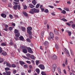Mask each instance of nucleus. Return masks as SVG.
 <instances>
[{
  "label": "nucleus",
  "mask_w": 75,
  "mask_h": 75,
  "mask_svg": "<svg viewBox=\"0 0 75 75\" xmlns=\"http://www.w3.org/2000/svg\"><path fill=\"white\" fill-rule=\"evenodd\" d=\"M14 33L15 34H16L15 35L16 37H19V36H20V33H19V32L18 30L16 29H15Z\"/></svg>",
  "instance_id": "f257e3e1"
},
{
  "label": "nucleus",
  "mask_w": 75,
  "mask_h": 75,
  "mask_svg": "<svg viewBox=\"0 0 75 75\" xmlns=\"http://www.w3.org/2000/svg\"><path fill=\"white\" fill-rule=\"evenodd\" d=\"M56 64H54L53 65V66L52 68V71L53 72H55V68H56Z\"/></svg>",
  "instance_id": "f03ea898"
},
{
  "label": "nucleus",
  "mask_w": 75,
  "mask_h": 75,
  "mask_svg": "<svg viewBox=\"0 0 75 75\" xmlns=\"http://www.w3.org/2000/svg\"><path fill=\"white\" fill-rule=\"evenodd\" d=\"M38 67L41 69H45V67L43 65L40 64Z\"/></svg>",
  "instance_id": "7ed1b4c3"
},
{
  "label": "nucleus",
  "mask_w": 75,
  "mask_h": 75,
  "mask_svg": "<svg viewBox=\"0 0 75 75\" xmlns=\"http://www.w3.org/2000/svg\"><path fill=\"white\" fill-rule=\"evenodd\" d=\"M28 52L30 53V54H33V51L32 50V49L30 47L28 48Z\"/></svg>",
  "instance_id": "20e7f679"
},
{
  "label": "nucleus",
  "mask_w": 75,
  "mask_h": 75,
  "mask_svg": "<svg viewBox=\"0 0 75 75\" xmlns=\"http://www.w3.org/2000/svg\"><path fill=\"white\" fill-rule=\"evenodd\" d=\"M33 11L34 12V13H38L40 11V10H39L37 9H36L35 8H33Z\"/></svg>",
  "instance_id": "39448f33"
},
{
  "label": "nucleus",
  "mask_w": 75,
  "mask_h": 75,
  "mask_svg": "<svg viewBox=\"0 0 75 75\" xmlns=\"http://www.w3.org/2000/svg\"><path fill=\"white\" fill-rule=\"evenodd\" d=\"M21 30L22 31H23V32H25L26 31V28H25L22 26L21 27Z\"/></svg>",
  "instance_id": "423d86ee"
},
{
  "label": "nucleus",
  "mask_w": 75,
  "mask_h": 75,
  "mask_svg": "<svg viewBox=\"0 0 75 75\" xmlns=\"http://www.w3.org/2000/svg\"><path fill=\"white\" fill-rule=\"evenodd\" d=\"M54 33L55 34H56V35H58L59 34L58 31L55 29H54Z\"/></svg>",
  "instance_id": "0eeeda50"
},
{
  "label": "nucleus",
  "mask_w": 75,
  "mask_h": 75,
  "mask_svg": "<svg viewBox=\"0 0 75 75\" xmlns=\"http://www.w3.org/2000/svg\"><path fill=\"white\" fill-rule=\"evenodd\" d=\"M57 56L56 55L54 54L52 57V59H57Z\"/></svg>",
  "instance_id": "6e6552de"
},
{
  "label": "nucleus",
  "mask_w": 75,
  "mask_h": 75,
  "mask_svg": "<svg viewBox=\"0 0 75 75\" xmlns=\"http://www.w3.org/2000/svg\"><path fill=\"white\" fill-rule=\"evenodd\" d=\"M49 43L47 41H45L43 43V44L45 46H48Z\"/></svg>",
  "instance_id": "1a4fd4ad"
},
{
  "label": "nucleus",
  "mask_w": 75,
  "mask_h": 75,
  "mask_svg": "<svg viewBox=\"0 0 75 75\" xmlns=\"http://www.w3.org/2000/svg\"><path fill=\"white\" fill-rule=\"evenodd\" d=\"M50 36L51 38H52L54 37V34L52 32L50 33Z\"/></svg>",
  "instance_id": "9d476101"
},
{
  "label": "nucleus",
  "mask_w": 75,
  "mask_h": 75,
  "mask_svg": "<svg viewBox=\"0 0 75 75\" xmlns=\"http://www.w3.org/2000/svg\"><path fill=\"white\" fill-rule=\"evenodd\" d=\"M57 69L58 70V72L59 74L60 75H61V69H60V68L58 67L57 68Z\"/></svg>",
  "instance_id": "9b49d317"
},
{
  "label": "nucleus",
  "mask_w": 75,
  "mask_h": 75,
  "mask_svg": "<svg viewBox=\"0 0 75 75\" xmlns=\"http://www.w3.org/2000/svg\"><path fill=\"white\" fill-rule=\"evenodd\" d=\"M44 31H43L41 33L40 36V37H41V38H43V37H44Z\"/></svg>",
  "instance_id": "f8f14e48"
},
{
  "label": "nucleus",
  "mask_w": 75,
  "mask_h": 75,
  "mask_svg": "<svg viewBox=\"0 0 75 75\" xmlns=\"http://www.w3.org/2000/svg\"><path fill=\"white\" fill-rule=\"evenodd\" d=\"M29 13L30 14H34V12L33 10V8L31 9L29 11Z\"/></svg>",
  "instance_id": "ddd939ff"
},
{
  "label": "nucleus",
  "mask_w": 75,
  "mask_h": 75,
  "mask_svg": "<svg viewBox=\"0 0 75 75\" xmlns=\"http://www.w3.org/2000/svg\"><path fill=\"white\" fill-rule=\"evenodd\" d=\"M1 17H3V18H6V17L7 16L4 13H1Z\"/></svg>",
  "instance_id": "4468645a"
},
{
  "label": "nucleus",
  "mask_w": 75,
  "mask_h": 75,
  "mask_svg": "<svg viewBox=\"0 0 75 75\" xmlns=\"http://www.w3.org/2000/svg\"><path fill=\"white\" fill-rule=\"evenodd\" d=\"M6 65L8 67H11V65L8 62H6Z\"/></svg>",
  "instance_id": "2eb2a0df"
},
{
  "label": "nucleus",
  "mask_w": 75,
  "mask_h": 75,
  "mask_svg": "<svg viewBox=\"0 0 75 75\" xmlns=\"http://www.w3.org/2000/svg\"><path fill=\"white\" fill-rule=\"evenodd\" d=\"M29 5V7H30V8H33V7H35V6H34L33 5V4H30Z\"/></svg>",
  "instance_id": "dca6fc26"
},
{
  "label": "nucleus",
  "mask_w": 75,
  "mask_h": 75,
  "mask_svg": "<svg viewBox=\"0 0 75 75\" xmlns=\"http://www.w3.org/2000/svg\"><path fill=\"white\" fill-rule=\"evenodd\" d=\"M19 63L21 65H23L25 64V63L21 61H19Z\"/></svg>",
  "instance_id": "f3484780"
},
{
  "label": "nucleus",
  "mask_w": 75,
  "mask_h": 75,
  "mask_svg": "<svg viewBox=\"0 0 75 75\" xmlns=\"http://www.w3.org/2000/svg\"><path fill=\"white\" fill-rule=\"evenodd\" d=\"M23 52L25 54H27V50L25 49H23Z\"/></svg>",
  "instance_id": "a211bd4d"
},
{
  "label": "nucleus",
  "mask_w": 75,
  "mask_h": 75,
  "mask_svg": "<svg viewBox=\"0 0 75 75\" xmlns=\"http://www.w3.org/2000/svg\"><path fill=\"white\" fill-rule=\"evenodd\" d=\"M66 31L68 33L69 36H70L71 35V34H72V33H71V32L69 31V30H67Z\"/></svg>",
  "instance_id": "6ab92c4d"
},
{
  "label": "nucleus",
  "mask_w": 75,
  "mask_h": 75,
  "mask_svg": "<svg viewBox=\"0 0 75 75\" xmlns=\"http://www.w3.org/2000/svg\"><path fill=\"white\" fill-rule=\"evenodd\" d=\"M20 40L21 41H23L24 40V38L22 36H21L20 37H19Z\"/></svg>",
  "instance_id": "aec40b11"
},
{
  "label": "nucleus",
  "mask_w": 75,
  "mask_h": 75,
  "mask_svg": "<svg viewBox=\"0 0 75 75\" xmlns=\"http://www.w3.org/2000/svg\"><path fill=\"white\" fill-rule=\"evenodd\" d=\"M21 48H22L23 50V49H27V47L24 45L21 46Z\"/></svg>",
  "instance_id": "412c9836"
},
{
  "label": "nucleus",
  "mask_w": 75,
  "mask_h": 75,
  "mask_svg": "<svg viewBox=\"0 0 75 75\" xmlns=\"http://www.w3.org/2000/svg\"><path fill=\"white\" fill-rule=\"evenodd\" d=\"M4 62V59L3 58L0 57V63H2Z\"/></svg>",
  "instance_id": "4be33fe9"
},
{
  "label": "nucleus",
  "mask_w": 75,
  "mask_h": 75,
  "mask_svg": "<svg viewBox=\"0 0 75 75\" xmlns=\"http://www.w3.org/2000/svg\"><path fill=\"white\" fill-rule=\"evenodd\" d=\"M13 7L15 10H17L18 7V5H14Z\"/></svg>",
  "instance_id": "5701e85b"
},
{
  "label": "nucleus",
  "mask_w": 75,
  "mask_h": 75,
  "mask_svg": "<svg viewBox=\"0 0 75 75\" xmlns=\"http://www.w3.org/2000/svg\"><path fill=\"white\" fill-rule=\"evenodd\" d=\"M30 58L32 59H35V56L33 55H32L30 56Z\"/></svg>",
  "instance_id": "b1692460"
},
{
  "label": "nucleus",
  "mask_w": 75,
  "mask_h": 75,
  "mask_svg": "<svg viewBox=\"0 0 75 75\" xmlns=\"http://www.w3.org/2000/svg\"><path fill=\"white\" fill-rule=\"evenodd\" d=\"M36 71L38 73V74H40V69H36Z\"/></svg>",
  "instance_id": "393cba45"
},
{
  "label": "nucleus",
  "mask_w": 75,
  "mask_h": 75,
  "mask_svg": "<svg viewBox=\"0 0 75 75\" xmlns=\"http://www.w3.org/2000/svg\"><path fill=\"white\" fill-rule=\"evenodd\" d=\"M22 57H23V58H24L25 59H27L28 60H30V58H28L24 56H22Z\"/></svg>",
  "instance_id": "a878e982"
},
{
  "label": "nucleus",
  "mask_w": 75,
  "mask_h": 75,
  "mask_svg": "<svg viewBox=\"0 0 75 75\" xmlns=\"http://www.w3.org/2000/svg\"><path fill=\"white\" fill-rule=\"evenodd\" d=\"M23 14L25 16H26V17H27V16H28V14L26 13L25 12H23Z\"/></svg>",
  "instance_id": "bb28decb"
},
{
  "label": "nucleus",
  "mask_w": 75,
  "mask_h": 75,
  "mask_svg": "<svg viewBox=\"0 0 75 75\" xmlns=\"http://www.w3.org/2000/svg\"><path fill=\"white\" fill-rule=\"evenodd\" d=\"M27 30L31 31L32 30V28L30 27H28L27 28Z\"/></svg>",
  "instance_id": "cd10ccee"
},
{
  "label": "nucleus",
  "mask_w": 75,
  "mask_h": 75,
  "mask_svg": "<svg viewBox=\"0 0 75 75\" xmlns=\"http://www.w3.org/2000/svg\"><path fill=\"white\" fill-rule=\"evenodd\" d=\"M6 74L7 75H11V72L10 71H6Z\"/></svg>",
  "instance_id": "c85d7f7f"
},
{
  "label": "nucleus",
  "mask_w": 75,
  "mask_h": 75,
  "mask_svg": "<svg viewBox=\"0 0 75 75\" xmlns=\"http://www.w3.org/2000/svg\"><path fill=\"white\" fill-rule=\"evenodd\" d=\"M32 3L33 4V5H35L36 4V2L35 1V0H33L32 1Z\"/></svg>",
  "instance_id": "c756f323"
},
{
  "label": "nucleus",
  "mask_w": 75,
  "mask_h": 75,
  "mask_svg": "<svg viewBox=\"0 0 75 75\" xmlns=\"http://www.w3.org/2000/svg\"><path fill=\"white\" fill-rule=\"evenodd\" d=\"M2 54L4 56H6L7 55V53L5 52H3L2 53Z\"/></svg>",
  "instance_id": "7c9ffc66"
},
{
  "label": "nucleus",
  "mask_w": 75,
  "mask_h": 75,
  "mask_svg": "<svg viewBox=\"0 0 75 75\" xmlns=\"http://www.w3.org/2000/svg\"><path fill=\"white\" fill-rule=\"evenodd\" d=\"M23 7L24 9H27V6L25 5H23Z\"/></svg>",
  "instance_id": "2f4dec72"
},
{
  "label": "nucleus",
  "mask_w": 75,
  "mask_h": 75,
  "mask_svg": "<svg viewBox=\"0 0 75 75\" xmlns=\"http://www.w3.org/2000/svg\"><path fill=\"white\" fill-rule=\"evenodd\" d=\"M64 9L66 10V11H69V9L68 8H64Z\"/></svg>",
  "instance_id": "473e14b6"
},
{
  "label": "nucleus",
  "mask_w": 75,
  "mask_h": 75,
  "mask_svg": "<svg viewBox=\"0 0 75 75\" xmlns=\"http://www.w3.org/2000/svg\"><path fill=\"white\" fill-rule=\"evenodd\" d=\"M9 17L11 19H13V16L11 14H10L9 15Z\"/></svg>",
  "instance_id": "72a5a7b5"
},
{
  "label": "nucleus",
  "mask_w": 75,
  "mask_h": 75,
  "mask_svg": "<svg viewBox=\"0 0 75 75\" xmlns=\"http://www.w3.org/2000/svg\"><path fill=\"white\" fill-rule=\"evenodd\" d=\"M2 46H6V44L4 42H3L1 44Z\"/></svg>",
  "instance_id": "f704fd0d"
},
{
  "label": "nucleus",
  "mask_w": 75,
  "mask_h": 75,
  "mask_svg": "<svg viewBox=\"0 0 75 75\" xmlns=\"http://www.w3.org/2000/svg\"><path fill=\"white\" fill-rule=\"evenodd\" d=\"M11 66V67H13V68H16V65L14 64H12Z\"/></svg>",
  "instance_id": "c9c22d12"
},
{
  "label": "nucleus",
  "mask_w": 75,
  "mask_h": 75,
  "mask_svg": "<svg viewBox=\"0 0 75 75\" xmlns=\"http://www.w3.org/2000/svg\"><path fill=\"white\" fill-rule=\"evenodd\" d=\"M9 44L11 45H13V42L12 40H11V42L10 43H9Z\"/></svg>",
  "instance_id": "e433bc0d"
},
{
  "label": "nucleus",
  "mask_w": 75,
  "mask_h": 75,
  "mask_svg": "<svg viewBox=\"0 0 75 75\" xmlns=\"http://www.w3.org/2000/svg\"><path fill=\"white\" fill-rule=\"evenodd\" d=\"M8 7H9L11 8V7H12V5H11V3H9L8 4Z\"/></svg>",
  "instance_id": "4c0bfd02"
},
{
  "label": "nucleus",
  "mask_w": 75,
  "mask_h": 75,
  "mask_svg": "<svg viewBox=\"0 0 75 75\" xmlns=\"http://www.w3.org/2000/svg\"><path fill=\"white\" fill-rule=\"evenodd\" d=\"M61 20H62L63 21H67V20L65 18H63L62 19H61Z\"/></svg>",
  "instance_id": "58836bf2"
},
{
  "label": "nucleus",
  "mask_w": 75,
  "mask_h": 75,
  "mask_svg": "<svg viewBox=\"0 0 75 75\" xmlns=\"http://www.w3.org/2000/svg\"><path fill=\"white\" fill-rule=\"evenodd\" d=\"M27 32L29 34H31L32 33L31 30H27Z\"/></svg>",
  "instance_id": "ea45409f"
},
{
  "label": "nucleus",
  "mask_w": 75,
  "mask_h": 75,
  "mask_svg": "<svg viewBox=\"0 0 75 75\" xmlns=\"http://www.w3.org/2000/svg\"><path fill=\"white\" fill-rule=\"evenodd\" d=\"M63 14H66V11L64 10H63L61 12Z\"/></svg>",
  "instance_id": "a19ab883"
},
{
  "label": "nucleus",
  "mask_w": 75,
  "mask_h": 75,
  "mask_svg": "<svg viewBox=\"0 0 75 75\" xmlns=\"http://www.w3.org/2000/svg\"><path fill=\"white\" fill-rule=\"evenodd\" d=\"M41 74L42 75H46L44 71H42L41 73Z\"/></svg>",
  "instance_id": "79ce46f5"
},
{
  "label": "nucleus",
  "mask_w": 75,
  "mask_h": 75,
  "mask_svg": "<svg viewBox=\"0 0 75 75\" xmlns=\"http://www.w3.org/2000/svg\"><path fill=\"white\" fill-rule=\"evenodd\" d=\"M39 61L38 60H36V64L37 65H38V64H39Z\"/></svg>",
  "instance_id": "37998d69"
},
{
  "label": "nucleus",
  "mask_w": 75,
  "mask_h": 75,
  "mask_svg": "<svg viewBox=\"0 0 75 75\" xmlns=\"http://www.w3.org/2000/svg\"><path fill=\"white\" fill-rule=\"evenodd\" d=\"M44 12L45 13H48L49 12V11H48V10L47 9H45L44 11Z\"/></svg>",
  "instance_id": "c03bdc74"
},
{
  "label": "nucleus",
  "mask_w": 75,
  "mask_h": 75,
  "mask_svg": "<svg viewBox=\"0 0 75 75\" xmlns=\"http://www.w3.org/2000/svg\"><path fill=\"white\" fill-rule=\"evenodd\" d=\"M65 64L66 65H67L68 64V60L67 59H66L65 60Z\"/></svg>",
  "instance_id": "a18cd8bd"
},
{
  "label": "nucleus",
  "mask_w": 75,
  "mask_h": 75,
  "mask_svg": "<svg viewBox=\"0 0 75 75\" xmlns=\"http://www.w3.org/2000/svg\"><path fill=\"white\" fill-rule=\"evenodd\" d=\"M5 71H9L10 70V68L8 67L6 68H5Z\"/></svg>",
  "instance_id": "49530a36"
},
{
  "label": "nucleus",
  "mask_w": 75,
  "mask_h": 75,
  "mask_svg": "<svg viewBox=\"0 0 75 75\" xmlns=\"http://www.w3.org/2000/svg\"><path fill=\"white\" fill-rule=\"evenodd\" d=\"M39 7H40V4H38L36 6V8H38Z\"/></svg>",
  "instance_id": "de8ad7c7"
},
{
  "label": "nucleus",
  "mask_w": 75,
  "mask_h": 75,
  "mask_svg": "<svg viewBox=\"0 0 75 75\" xmlns=\"http://www.w3.org/2000/svg\"><path fill=\"white\" fill-rule=\"evenodd\" d=\"M9 30H10V31H11V30H13V28L12 27H9Z\"/></svg>",
  "instance_id": "09e8293b"
},
{
  "label": "nucleus",
  "mask_w": 75,
  "mask_h": 75,
  "mask_svg": "<svg viewBox=\"0 0 75 75\" xmlns=\"http://www.w3.org/2000/svg\"><path fill=\"white\" fill-rule=\"evenodd\" d=\"M26 62L27 64H31V62L30 61H26Z\"/></svg>",
  "instance_id": "8fccbe9b"
},
{
  "label": "nucleus",
  "mask_w": 75,
  "mask_h": 75,
  "mask_svg": "<svg viewBox=\"0 0 75 75\" xmlns=\"http://www.w3.org/2000/svg\"><path fill=\"white\" fill-rule=\"evenodd\" d=\"M26 55L27 56V57H29L30 56V54L29 53H28L27 54H26Z\"/></svg>",
  "instance_id": "3c124183"
},
{
  "label": "nucleus",
  "mask_w": 75,
  "mask_h": 75,
  "mask_svg": "<svg viewBox=\"0 0 75 75\" xmlns=\"http://www.w3.org/2000/svg\"><path fill=\"white\" fill-rule=\"evenodd\" d=\"M27 41H28V42H31V40L29 38H28L27 39Z\"/></svg>",
  "instance_id": "603ef678"
},
{
  "label": "nucleus",
  "mask_w": 75,
  "mask_h": 75,
  "mask_svg": "<svg viewBox=\"0 0 75 75\" xmlns=\"http://www.w3.org/2000/svg\"><path fill=\"white\" fill-rule=\"evenodd\" d=\"M2 48L0 47V53H1V52H2Z\"/></svg>",
  "instance_id": "864d4df0"
},
{
  "label": "nucleus",
  "mask_w": 75,
  "mask_h": 75,
  "mask_svg": "<svg viewBox=\"0 0 75 75\" xmlns=\"http://www.w3.org/2000/svg\"><path fill=\"white\" fill-rule=\"evenodd\" d=\"M55 47L56 49H58V46L57 45H55Z\"/></svg>",
  "instance_id": "5fc2aeb1"
},
{
  "label": "nucleus",
  "mask_w": 75,
  "mask_h": 75,
  "mask_svg": "<svg viewBox=\"0 0 75 75\" xmlns=\"http://www.w3.org/2000/svg\"><path fill=\"white\" fill-rule=\"evenodd\" d=\"M16 72H17V71H16V70H14V71H13V74H16Z\"/></svg>",
  "instance_id": "6e6d98bb"
},
{
  "label": "nucleus",
  "mask_w": 75,
  "mask_h": 75,
  "mask_svg": "<svg viewBox=\"0 0 75 75\" xmlns=\"http://www.w3.org/2000/svg\"><path fill=\"white\" fill-rule=\"evenodd\" d=\"M51 14H52V16H55V12H54V13H51Z\"/></svg>",
  "instance_id": "4d7b16f0"
},
{
  "label": "nucleus",
  "mask_w": 75,
  "mask_h": 75,
  "mask_svg": "<svg viewBox=\"0 0 75 75\" xmlns=\"http://www.w3.org/2000/svg\"><path fill=\"white\" fill-rule=\"evenodd\" d=\"M63 72L65 74H67V72H66V70H65L64 69L63 70Z\"/></svg>",
  "instance_id": "13d9d810"
},
{
  "label": "nucleus",
  "mask_w": 75,
  "mask_h": 75,
  "mask_svg": "<svg viewBox=\"0 0 75 75\" xmlns=\"http://www.w3.org/2000/svg\"><path fill=\"white\" fill-rule=\"evenodd\" d=\"M66 24H67V25H69V26H70L71 25V24L69 23H66Z\"/></svg>",
  "instance_id": "bf43d9fd"
},
{
  "label": "nucleus",
  "mask_w": 75,
  "mask_h": 75,
  "mask_svg": "<svg viewBox=\"0 0 75 75\" xmlns=\"http://www.w3.org/2000/svg\"><path fill=\"white\" fill-rule=\"evenodd\" d=\"M71 25L73 27H75V24H72Z\"/></svg>",
  "instance_id": "052dcab7"
},
{
  "label": "nucleus",
  "mask_w": 75,
  "mask_h": 75,
  "mask_svg": "<svg viewBox=\"0 0 75 75\" xmlns=\"http://www.w3.org/2000/svg\"><path fill=\"white\" fill-rule=\"evenodd\" d=\"M5 28H7L8 27V26L7 25H5Z\"/></svg>",
  "instance_id": "680f3d73"
},
{
  "label": "nucleus",
  "mask_w": 75,
  "mask_h": 75,
  "mask_svg": "<svg viewBox=\"0 0 75 75\" xmlns=\"http://www.w3.org/2000/svg\"><path fill=\"white\" fill-rule=\"evenodd\" d=\"M48 6L49 7H50V8H54V7H53L52 6Z\"/></svg>",
  "instance_id": "e2e57ef3"
},
{
  "label": "nucleus",
  "mask_w": 75,
  "mask_h": 75,
  "mask_svg": "<svg viewBox=\"0 0 75 75\" xmlns=\"http://www.w3.org/2000/svg\"><path fill=\"white\" fill-rule=\"evenodd\" d=\"M18 10H20L21 8V7H20V5H18Z\"/></svg>",
  "instance_id": "0e129e2a"
},
{
  "label": "nucleus",
  "mask_w": 75,
  "mask_h": 75,
  "mask_svg": "<svg viewBox=\"0 0 75 75\" xmlns=\"http://www.w3.org/2000/svg\"><path fill=\"white\" fill-rule=\"evenodd\" d=\"M40 49L42 50V51L43 50V49L42 48V46H41L40 47Z\"/></svg>",
  "instance_id": "69168bd1"
},
{
  "label": "nucleus",
  "mask_w": 75,
  "mask_h": 75,
  "mask_svg": "<svg viewBox=\"0 0 75 75\" xmlns=\"http://www.w3.org/2000/svg\"><path fill=\"white\" fill-rule=\"evenodd\" d=\"M21 75H25V73L24 72H22L21 73Z\"/></svg>",
  "instance_id": "338daca9"
},
{
  "label": "nucleus",
  "mask_w": 75,
  "mask_h": 75,
  "mask_svg": "<svg viewBox=\"0 0 75 75\" xmlns=\"http://www.w3.org/2000/svg\"><path fill=\"white\" fill-rule=\"evenodd\" d=\"M70 75H75V74L73 73H70Z\"/></svg>",
  "instance_id": "774afa93"
}]
</instances>
